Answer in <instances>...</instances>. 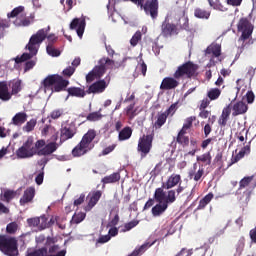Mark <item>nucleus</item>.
Wrapping results in <instances>:
<instances>
[{"label": "nucleus", "mask_w": 256, "mask_h": 256, "mask_svg": "<svg viewBox=\"0 0 256 256\" xmlns=\"http://www.w3.org/2000/svg\"><path fill=\"white\" fill-rule=\"evenodd\" d=\"M199 65L188 61L176 69L173 74V77H165L161 84V91H171L173 89H177L179 85V79H195V77L199 76Z\"/></svg>", "instance_id": "nucleus-1"}, {"label": "nucleus", "mask_w": 256, "mask_h": 256, "mask_svg": "<svg viewBox=\"0 0 256 256\" xmlns=\"http://www.w3.org/2000/svg\"><path fill=\"white\" fill-rule=\"evenodd\" d=\"M44 39H47V30L45 29L38 30L36 34H33L30 37V40L26 45V49H28L29 53H23L21 56H17L14 59L17 65H19V63H25V61H27L24 67L25 72L31 71V69L35 67L37 62L35 60H29V59H33V57L37 55L39 51V47L43 43Z\"/></svg>", "instance_id": "nucleus-2"}, {"label": "nucleus", "mask_w": 256, "mask_h": 256, "mask_svg": "<svg viewBox=\"0 0 256 256\" xmlns=\"http://www.w3.org/2000/svg\"><path fill=\"white\" fill-rule=\"evenodd\" d=\"M75 73V67L68 66L62 71V75L52 74L48 75L42 82L44 89L47 91H53L54 93H61V91H67L69 87V80Z\"/></svg>", "instance_id": "nucleus-3"}, {"label": "nucleus", "mask_w": 256, "mask_h": 256, "mask_svg": "<svg viewBox=\"0 0 256 256\" xmlns=\"http://www.w3.org/2000/svg\"><path fill=\"white\" fill-rule=\"evenodd\" d=\"M154 199L156 203L159 204H156L152 208V215L154 217H159V215H163V213L167 211V207H169L171 203H175V201H177V196L175 195V190H168V192L165 193L163 188H156Z\"/></svg>", "instance_id": "nucleus-4"}, {"label": "nucleus", "mask_w": 256, "mask_h": 256, "mask_svg": "<svg viewBox=\"0 0 256 256\" xmlns=\"http://www.w3.org/2000/svg\"><path fill=\"white\" fill-rule=\"evenodd\" d=\"M97 137V131L94 129H90L85 133L81 139V141L72 149V155L74 157H83V155H87L89 151H91L95 144L93 141Z\"/></svg>", "instance_id": "nucleus-5"}, {"label": "nucleus", "mask_w": 256, "mask_h": 256, "mask_svg": "<svg viewBox=\"0 0 256 256\" xmlns=\"http://www.w3.org/2000/svg\"><path fill=\"white\" fill-rule=\"evenodd\" d=\"M0 251L7 256L19 255L17 238L0 234Z\"/></svg>", "instance_id": "nucleus-6"}, {"label": "nucleus", "mask_w": 256, "mask_h": 256, "mask_svg": "<svg viewBox=\"0 0 256 256\" xmlns=\"http://www.w3.org/2000/svg\"><path fill=\"white\" fill-rule=\"evenodd\" d=\"M130 1L140 9H144L147 15H150L152 19H157V15H159V0H124Z\"/></svg>", "instance_id": "nucleus-7"}, {"label": "nucleus", "mask_w": 256, "mask_h": 256, "mask_svg": "<svg viewBox=\"0 0 256 256\" xmlns=\"http://www.w3.org/2000/svg\"><path fill=\"white\" fill-rule=\"evenodd\" d=\"M237 29L241 34L238 41H242V49H245V42L247 39H251L253 35V24L247 18H241L237 24Z\"/></svg>", "instance_id": "nucleus-8"}, {"label": "nucleus", "mask_w": 256, "mask_h": 256, "mask_svg": "<svg viewBox=\"0 0 256 256\" xmlns=\"http://www.w3.org/2000/svg\"><path fill=\"white\" fill-rule=\"evenodd\" d=\"M37 149L33 146V137H28L23 145L16 150V156L18 159H31L34 155H37Z\"/></svg>", "instance_id": "nucleus-9"}, {"label": "nucleus", "mask_w": 256, "mask_h": 256, "mask_svg": "<svg viewBox=\"0 0 256 256\" xmlns=\"http://www.w3.org/2000/svg\"><path fill=\"white\" fill-rule=\"evenodd\" d=\"M153 149V134L143 135L138 140L137 151L140 154L141 159H145L147 155L151 153Z\"/></svg>", "instance_id": "nucleus-10"}, {"label": "nucleus", "mask_w": 256, "mask_h": 256, "mask_svg": "<svg viewBox=\"0 0 256 256\" xmlns=\"http://www.w3.org/2000/svg\"><path fill=\"white\" fill-rule=\"evenodd\" d=\"M113 67H115V61L104 57L99 60L98 65L92 70L96 73V76L101 79L105 73H107V69H113Z\"/></svg>", "instance_id": "nucleus-11"}, {"label": "nucleus", "mask_w": 256, "mask_h": 256, "mask_svg": "<svg viewBox=\"0 0 256 256\" xmlns=\"http://www.w3.org/2000/svg\"><path fill=\"white\" fill-rule=\"evenodd\" d=\"M186 8L185 6L179 7L176 6L174 9V14L176 19H178L176 26L184 31H189V17L185 15Z\"/></svg>", "instance_id": "nucleus-12"}, {"label": "nucleus", "mask_w": 256, "mask_h": 256, "mask_svg": "<svg viewBox=\"0 0 256 256\" xmlns=\"http://www.w3.org/2000/svg\"><path fill=\"white\" fill-rule=\"evenodd\" d=\"M161 34L163 37L179 35V29L177 28V24L170 23L169 19L166 18L161 25Z\"/></svg>", "instance_id": "nucleus-13"}, {"label": "nucleus", "mask_w": 256, "mask_h": 256, "mask_svg": "<svg viewBox=\"0 0 256 256\" xmlns=\"http://www.w3.org/2000/svg\"><path fill=\"white\" fill-rule=\"evenodd\" d=\"M86 25L87 23L85 22V18H74L70 23V29L72 31H76L78 37L82 39L83 33H85Z\"/></svg>", "instance_id": "nucleus-14"}, {"label": "nucleus", "mask_w": 256, "mask_h": 256, "mask_svg": "<svg viewBox=\"0 0 256 256\" xmlns=\"http://www.w3.org/2000/svg\"><path fill=\"white\" fill-rule=\"evenodd\" d=\"M77 133V128L73 124H63L60 129V137L63 141L73 139Z\"/></svg>", "instance_id": "nucleus-15"}, {"label": "nucleus", "mask_w": 256, "mask_h": 256, "mask_svg": "<svg viewBox=\"0 0 256 256\" xmlns=\"http://www.w3.org/2000/svg\"><path fill=\"white\" fill-rule=\"evenodd\" d=\"M180 183H182L181 174L173 173L168 177L166 182L162 183V187H160V189H162L163 191L164 189H170V191H174L173 187H177V185H179Z\"/></svg>", "instance_id": "nucleus-16"}, {"label": "nucleus", "mask_w": 256, "mask_h": 256, "mask_svg": "<svg viewBox=\"0 0 256 256\" xmlns=\"http://www.w3.org/2000/svg\"><path fill=\"white\" fill-rule=\"evenodd\" d=\"M31 23H35V14L32 13L27 16L25 12L18 16L14 21V25H16V27H29Z\"/></svg>", "instance_id": "nucleus-17"}, {"label": "nucleus", "mask_w": 256, "mask_h": 256, "mask_svg": "<svg viewBox=\"0 0 256 256\" xmlns=\"http://www.w3.org/2000/svg\"><path fill=\"white\" fill-rule=\"evenodd\" d=\"M107 89V82L105 80H98L91 84L88 89L86 90V93L88 95L93 94H99L103 93Z\"/></svg>", "instance_id": "nucleus-18"}, {"label": "nucleus", "mask_w": 256, "mask_h": 256, "mask_svg": "<svg viewBox=\"0 0 256 256\" xmlns=\"http://www.w3.org/2000/svg\"><path fill=\"white\" fill-rule=\"evenodd\" d=\"M35 199V188L34 187H28L22 197L20 198V205L23 207L27 205V203H31Z\"/></svg>", "instance_id": "nucleus-19"}, {"label": "nucleus", "mask_w": 256, "mask_h": 256, "mask_svg": "<svg viewBox=\"0 0 256 256\" xmlns=\"http://www.w3.org/2000/svg\"><path fill=\"white\" fill-rule=\"evenodd\" d=\"M11 90H9V84L7 81L0 82V101H11Z\"/></svg>", "instance_id": "nucleus-20"}, {"label": "nucleus", "mask_w": 256, "mask_h": 256, "mask_svg": "<svg viewBox=\"0 0 256 256\" xmlns=\"http://www.w3.org/2000/svg\"><path fill=\"white\" fill-rule=\"evenodd\" d=\"M57 147L58 146L56 142H50L47 145H45L42 149L38 150L37 155L39 157L52 155V153H55V151H57Z\"/></svg>", "instance_id": "nucleus-21"}, {"label": "nucleus", "mask_w": 256, "mask_h": 256, "mask_svg": "<svg viewBox=\"0 0 256 256\" xmlns=\"http://www.w3.org/2000/svg\"><path fill=\"white\" fill-rule=\"evenodd\" d=\"M248 107L247 104L243 101L236 102L232 106V117H237L239 115H245V112L247 111Z\"/></svg>", "instance_id": "nucleus-22"}, {"label": "nucleus", "mask_w": 256, "mask_h": 256, "mask_svg": "<svg viewBox=\"0 0 256 256\" xmlns=\"http://www.w3.org/2000/svg\"><path fill=\"white\" fill-rule=\"evenodd\" d=\"M27 113L25 112H18L14 115L12 118V125H15L16 127H21L24 123L27 122Z\"/></svg>", "instance_id": "nucleus-23"}, {"label": "nucleus", "mask_w": 256, "mask_h": 256, "mask_svg": "<svg viewBox=\"0 0 256 256\" xmlns=\"http://www.w3.org/2000/svg\"><path fill=\"white\" fill-rule=\"evenodd\" d=\"M67 93L70 97H78L83 98L85 95H87V92H85V89L80 87H70L67 89Z\"/></svg>", "instance_id": "nucleus-24"}, {"label": "nucleus", "mask_w": 256, "mask_h": 256, "mask_svg": "<svg viewBox=\"0 0 256 256\" xmlns=\"http://www.w3.org/2000/svg\"><path fill=\"white\" fill-rule=\"evenodd\" d=\"M121 179V174L119 172H114L108 176L102 178L101 183L103 185H109V183H117Z\"/></svg>", "instance_id": "nucleus-25"}, {"label": "nucleus", "mask_w": 256, "mask_h": 256, "mask_svg": "<svg viewBox=\"0 0 256 256\" xmlns=\"http://www.w3.org/2000/svg\"><path fill=\"white\" fill-rule=\"evenodd\" d=\"M15 197H17V191L14 190H5L4 193L0 194V199L4 203H11Z\"/></svg>", "instance_id": "nucleus-26"}, {"label": "nucleus", "mask_w": 256, "mask_h": 256, "mask_svg": "<svg viewBox=\"0 0 256 256\" xmlns=\"http://www.w3.org/2000/svg\"><path fill=\"white\" fill-rule=\"evenodd\" d=\"M203 175H205V168H203V164H201L197 171H190L188 177L194 179V181H201Z\"/></svg>", "instance_id": "nucleus-27"}, {"label": "nucleus", "mask_w": 256, "mask_h": 256, "mask_svg": "<svg viewBox=\"0 0 256 256\" xmlns=\"http://www.w3.org/2000/svg\"><path fill=\"white\" fill-rule=\"evenodd\" d=\"M131 135H133V129H131L129 126H126L119 132L118 140L127 141L128 139H131Z\"/></svg>", "instance_id": "nucleus-28"}, {"label": "nucleus", "mask_w": 256, "mask_h": 256, "mask_svg": "<svg viewBox=\"0 0 256 256\" xmlns=\"http://www.w3.org/2000/svg\"><path fill=\"white\" fill-rule=\"evenodd\" d=\"M194 17L196 19H209L211 17V11L197 7L194 9Z\"/></svg>", "instance_id": "nucleus-29"}, {"label": "nucleus", "mask_w": 256, "mask_h": 256, "mask_svg": "<svg viewBox=\"0 0 256 256\" xmlns=\"http://www.w3.org/2000/svg\"><path fill=\"white\" fill-rule=\"evenodd\" d=\"M207 55H213V57H221V46L219 44H211L206 49Z\"/></svg>", "instance_id": "nucleus-30"}, {"label": "nucleus", "mask_w": 256, "mask_h": 256, "mask_svg": "<svg viewBox=\"0 0 256 256\" xmlns=\"http://www.w3.org/2000/svg\"><path fill=\"white\" fill-rule=\"evenodd\" d=\"M103 193H101L100 190H97L96 192L92 193V196L90 197V200L88 202V207L90 209H93L99 203V199H101V196Z\"/></svg>", "instance_id": "nucleus-31"}, {"label": "nucleus", "mask_w": 256, "mask_h": 256, "mask_svg": "<svg viewBox=\"0 0 256 256\" xmlns=\"http://www.w3.org/2000/svg\"><path fill=\"white\" fill-rule=\"evenodd\" d=\"M25 13V6H18L14 8L10 13L7 14L8 19H17L20 15Z\"/></svg>", "instance_id": "nucleus-32"}, {"label": "nucleus", "mask_w": 256, "mask_h": 256, "mask_svg": "<svg viewBox=\"0 0 256 256\" xmlns=\"http://www.w3.org/2000/svg\"><path fill=\"white\" fill-rule=\"evenodd\" d=\"M213 197L214 195L211 192L204 196L199 202L198 209H205L213 201Z\"/></svg>", "instance_id": "nucleus-33"}, {"label": "nucleus", "mask_w": 256, "mask_h": 256, "mask_svg": "<svg viewBox=\"0 0 256 256\" xmlns=\"http://www.w3.org/2000/svg\"><path fill=\"white\" fill-rule=\"evenodd\" d=\"M207 97L210 101H217L219 97H221V89L219 88H211L207 92Z\"/></svg>", "instance_id": "nucleus-34"}, {"label": "nucleus", "mask_w": 256, "mask_h": 256, "mask_svg": "<svg viewBox=\"0 0 256 256\" xmlns=\"http://www.w3.org/2000/svg\"><path fill=\"white\" fill-rule=\"evenodd\" d=\"M167 117H169L167 114L164 112L159 114L157 117V120L154 123L155 129H161L164 123H167Z\"/></svg>", "instance_id": "nucleus-35"}, {"label": "nucleus", "mask_w": 256, "mask_h": 256, "mask_svg": "<svg viewBox=\"0 0 256 256\" xmlns=\"http://www.w3.org/2000/svg\"><path fill=\"white\" fill-rule=\"evenodd\" d=\"M23 87L21 86V80H16L14 82H12V86H11V98H13V95H17L18 93H21Z\"/></svg>", "instance_id": "nucleus-36"}, {"label": "nucleus", "mask_w": 256, "mask_h": 256, "mask_svg": "<svg viewBox=\"0 0 256 256\" xmlns=\"http://www.w3.org/2000/svg\"><path fill=\"white\" fill-rule=\"evenodd\" d=\"M87 121L95 122V121H101L103 119V114H101V109L96 112H91L86 116Z\"/></svg>", "instance_id": "nucleus-37"}, {"label": "nucleus", "mask_w": 256, "mask_h": 256, "mask_svg": "<svg viewBox=\"0 0 256 256\" xmlns=\"http://www.w3.org/2000/svg\"><path fill=\"white\" fill-rule=\"evenodd\" d=\"M176 142L182 147H189L190 139L187 135L178 134L176 137Z\"/></svg>", "instance_id": "nucleus-38"}, {"label": "nucleus", "mask_w": 256, "mask_h": 256, "mask_svg": "<svg viewBox=\"0 0 256 256\" xmlns=\"http://www.w3.org/2000/svg\"><path fill=\"white\" fill-rule=\"evenodd\" d=\"M36 125H37V119L32 118L30 121L26 123L25 126H23V131H25V133H31V131L35 129Z\"/></svg>", "instance_id": "nucleus-39"}, {"label": "nucleus", "mask_w": 256, "mask_h": 256, "mask_svg": "<svg viewBox=\"0 0 256 256\" xmlns=\"http://www.w3.org/2000/svg\"><path fill=\"white\" fill-rule=\"evenodd\" d=\"M17 229H19L17 222H11L6 226V233H8V235H15L17 233Z\"/></svg>", "instance_id": "nucleus-40"}, {"label": "nucleus", "mask_w": 256, "mask_h": 256, "mask_svg": "<svg viewBox=\"0 0 256 256\" xmlns=\"http://www.w3.org/2000/svg\"><path fill=\"white\" fill-rule=\"evenodd\" d=\"M46 51L51 57H59V55H61V51L55 48L53 44H48L46 47Z\"/></svg>", "instance_id": "nucleus-41"}, {"label": "nucleus", "mask_w": 256, "mask_h": 256, "mask_svg": "<svg viewBox=\"0 0 256 256\" xmlns=\"http://www.w3.org/2000/svg\"><path fill=\"white\" fill-rule=\"evenodd\" d=\"M211 152H207L202 154L201 156H197L196 160L201 161V163H206V165H211Z\"/></svg>", "instance_id": "nucleus-42"}, {"label": "nucleus", "mask_w": 256, "mask_h": 256, "mask_svg": "<svg viewBox=\"0 0 256 256\" xmlns=\"http://www.w3.org/2000/svg\"><path fill=\"white\" fill-rule=\"evenodd\" d=\"M254 176H246L239 182V189H245L248 185H251V181H253Z\"/></svg>", "instance_id": "nucleus-43"}, {"label": "nucleus", "mask_w": 256, "mask_h": 256, "mask_svg": "<svg viewBox=\"0 0 256 256\" xmlns=\"http://www.w3.org/2000/svg\"><path fill=\"white\" fill-rule=\"evenodd\" d=\"M85 217H86V214L83 212L74 214L72 217L71 223H74L75 225H79V223L85 220Z\"/></svg>", "instance_id": "nucleus-44"}, {"label": "nucleus", "mask_w": 256, "mask_h": 256, "mask_svg": "<svg viewBox=\"0 0 256 256\" xmlns=\"http://www.w3.org/2000/svg\"><path fill=\"white\" fill-rule=\"evenodd\" d=\"M139 225V220H132L124 225L123 233H127V231H131V229H135Z\"/></svg>", "instance_id": "nucleus-45"}, {"label": "nucleus", "mask_w": 256, "mask_h": 256, "mask_svg": "<svg viewBox=\"0 0 256 256\" xmlns=\"http://www.w3.org/2000/svg\"><path fill=\"white\" fill-rule=\"evenodd\" d=\"M143 35L141 34L140 31H137L131 38L130 40V45H132V47H136L137 43H139V41H141Z\"/></svg>", "instance_id": "nucleus-46"}, {"label": "nucleus", "mask_w": 256, "mask_h": 256, "mask_svg": "<svg viewBox=\"0 0 256 256\" xmlns=\"http://www.w3.org/2000/svg\"><path fill=\"white\" fill-rule=\"evenodd\" d=\"M179 102L173 103L165 112L164 114L169 117V115L173 116L177 112Z\"/></svg>", "instance_id": "nucleus-47"}, {"label": "nucleus", "mask_w": 256, "mask_h": 256, "mask_svg": "<svg viewBox=\"0 0 256 256\" xmlns=\"http://www.w3.org/2000/svg\"><path fill=\"white\" fill-rule=\"evenodd\" d=\"M243 157H245V152L240 150L238 154H236L235 156H232L231 158V164H235V163H239V161H241V159H243Z\"/></svg>", "instance_id": "nucleus-48"}, {"label": "nucleus", "mask_w": 256, "mask_h": 256, "mask_svg": "<svg viewBox=\"0 0 256 256\" xmlns=\"http://www.w3.org/2000/svg\"><path fill=\"white\" fill-rule=\"evenodd\" d=\"M47 248H40L34 252L28 253L26 256H46Z\"/></svg>", "instance_id": "nucleus-49"}, {"label": "nucleus", "mask_w": 256, "mask_h": 256, "mask_svg": "<svg viewBox=\"0 0 256 256\" xmlns=\"http://www.w3.org/2000/svg\"><path fill=\"white\" fill-rule=\"evenodd\" d=\"M64 113L65 111L63 109H56L50 113V117L51 119H59V117H62Z\"/></svg>", "instance_id": "nucleus-50"}, {"label": "nucleus", "mask_w": 256, "mask_h": 256, "mask_svg": "<svg viewBox=\"0 0 256 256\" xmlns=\"http://www.w3.org/2000/svg\"><path fill=\"white\" fill-rule=\"evenodd\" d=\"M196 120H197V117H195V116L188 117L185 120V123L183 124L184 129L192 128L193 127V121H196Z\"/></svg>", "instance_id": "nucleus-51"}, {"label": "nucleus", "mask_w": 256, "mask_h": 256, "mask_svg": "<svg viewBox=\"0 0 256 256\" xmlns=\"http://www.w3.org/2000/svg\"><path fill=\"white\" fill-rule=\"evenodd\" d=\"M216 11H222V12H225L227 11V7H225L223 4H221V2L219 0H216L214 2V4H212V6Z\"/></svg>", "instance_id": "nucleus-52"}, {"label": "nucleus", "mask_w": 256, "mask_h": 256, "mask_svg": "<svg viewBox=\"0 0 256 256\" xmlns=\"http://www.w3.org/2000/svg\"><path fill=\"white\" fill-rule=\"evenodd\" d=\"M27 223L29 227H38L39 223H41V219H39V217L28 218Z\"/></svg>", "instance_id": "nucleus-53"}, {"label": "nucleus", "mask_w": 256, "mask_h": 256, "mask_svg": "<svg viewBox=\"0 0 256 256\" xmlns=\"http://www.w3.org/2000/svg\"><path fill=\"white\" fill-rule=\"evenodd\" d=\"M95 79H99L93 69L86 75V83H93Z\"/></svg>", "instance_id": "nucleus-54"}, {"label": "nucleus", "mask_w": 256, "mask_h": 256, "mask_svg": "<svg viewBox=\"0 0 256 256\" xmlns=\"http://www.w3.org/2000/svg\"><path fill=\"white\" fill-rule=\"evenodd\" d=\"M230 115H231V104L223 108L221 116L226 119H229Z\"/></svg>", "instance_id": "nucleus-55"}, {"label": "nucleus", "mask_w": 256, "mask_h": 256, "mask_svg": "<svg viewBox=\"0 0 256 256\" xmlns=\"http://www.w3.org/2000/svg\"><path fill=\"white\" fill-rule=\"evenodd\" d=\"M111 241V236L109 234L100 236L97 240V243H109Z\"/></svg>", "instance_id": "nucleus-56"}, {"label": "nucleus", "mask_w": 256, "mask_h": 256, "mask_svg": "<svg viewBox=\"0 0 256 256\" xmlns=\"http://www.w3.org/2000/svg\"><path fill=\"white\" fill-rule=\"evenodd\" d=\"M44 177H45V172H43V170H42V172H40V173L36 176V178H35L36 184H37V185H43V179H44Z\"/></svg>", "instance_id": "nucleus-57"}, {"label": "nucleus", "mask_w": 256, "mask_h": 256, "mask_svg": "<svg viewBox=\"0 0 256 256\" xmlns=\"http://www.w3.org/2000/svg\"><path fill=\"white\" fill-rule=\"evenodd\" d=\"M115 147H117V145L114 144L104 148L102 151V155H109V153H113V151H115Z\"/></svg>", "instance_id": "nucleus-58"}, {"label": "nucleus", "mask_w": 256, "mask_h": 256, "mask_svg": "<svg viewBox=\"0 0 256 256\" xmlns=\"http://www.w3.org/2000/svg\"><path fill=\"white\" fill-rule=\"evenodd\" d=\"M45 147V140H38L35 143L34 149H36V151H41V149H43Z\"/></svg>", "instance_id": "nucleus-59"}, {"label": "nucleus", "mask_w": 256, "mask_h": 256, "mask_svg": "<svg viewBox=\"0 0 256 256\" xmlns=\"http://www.w3.org/2000/svg\"><path fill=\"white\" fill-rule=\"evenodd\" d=\"M211 104V100L209 98H204L201 101V104L199 106V109H205L206 107H209V105Z\"/></svg>", "instance_id": "nucleus-60"}, {"label": "nucleus", "mask_w": 256, "mask_h": 256, "mask_svg": "<svg viewBox=\"0 0 256 256\" xmlns=\"http://www.w3.org/2000/svg\"><path fill=\"white\" fill-rule=\"evenodd\" d=\"M117 225H119V214H116L114 219L108 223V227H115Z\"/></svg>", "instance_id": "nucleus-61"}, {"label": "nucleus", "mask_w": 256, "mask_h": 256, "mask_svg": "<svg viewBox=\"0 0 256 256\" xmlns=\"http://www.w3.org/2000/svg\"><path fill=\"white\" fill-rule=\"evenodd\" d=\"M134 109H135V103L130 104L126 108V115H131L133 117L135 115V111H133Z\"/></svg>", "instance_id": "nucleus-62"}, {"label": "nucleus", "mask_w": 256, "mask_h": 256, "mask_svg": "<svg viewBox=\"0 0 256 256\" xmlns=\"http://www.w3.org/2000/svg\"><path fill=\"white\" fill-rule=\"evenodd\" d=\"M246 99L247 103H253V101H255V94L253 93V91H248L246 93Z\"/></svg>", "instance_id": "nucleus-63"}, {"label": "nucleus", "mask_w": 256, "mask_h": 256, "mask_svg": "<svg viewBox=\"0 0 256 256\" xmlns=\"http://www.w3.org/2000/svg\"><path fill=\"white\" fill-rule=\"evenodd\" d=\"M252 243H256V227L249 232Z\"/></svg>", "instance_id": "nucleus-64"}]
</instances>
